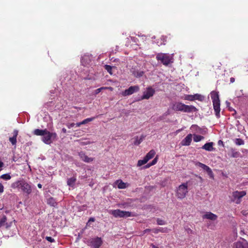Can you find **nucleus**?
Listing matches in <instances>:
<instances>
[{"label":"nucleus","mask_w":248,"mask_h":248,"mask_svg":"<svg viewBox=\"0 0 248 248\" xmlns=\"http://www.w3.org/2000/svg\"><path fill=\"white\" fill-rule=\"evenodd\" d=\"M95 117L88 118L81 122V124H85L89 122L93 121L95 119Z\"/></svg>","instance_id":"bb28decb"},{"label":"nucleus","mask_w":248,"mask_h":248,"mask_svg":"<svg viewBox=\"0 0 248 248\" xmlns=\"http://www.w3.org/2000/svg\"><path fill=\"white\" fill-rule=\"evenodd\" d=\"M234 142L237 145H241L244 144V140L239 138L235 139L234 140Z\"/></svg>","instance_id":"c85d7f7f"},{"label":"nucleus","mask_w":248,"mask_h":248,"mask_svg":"<svg viewBox=\"0 0 248 248\" xmlns=\"http://www.w3.org/2000/svg\"><path fill=\"white\" fill-rule=\"evenodd\" d=\"M145 137L146 135H141L140 137L135 136L131 140V142L134 145L138 146L141 143Z\"/></svg>","instance_id":"f8f14e48"},{"label":"nucleus","mask_w":248,"mask_h":248,"mask_svg":"<svg viewBox=\"0 0 248 248\" xmlns=\"http://www.w3.org/2000/svg\"><path fill=\"white\" fill-rule=\"evenodd\" d=\"M87 242L93 248H99L103 244V240L101 237L97 236L88 240Z\"/></svg>","instance_id":"6e6552de"},{"label":"nucleus","mask_w":248,"mask_h":248,"mask_svg":"<svg viewBox=\"0 0 248 248\" xmlns=\"http://www.w3.org/2000/svg\"><path fill=\"white\" fill-rule=\"evenodd\" d=\"M56 137V133L50 132L47 130L45 135H44L43 137H42V140L45 143L49 144Z\"/></svg>","instance_id":"0eeeda50"},{"label":"nucleus","mask_w":248,"mask_h":248,"mask_svg":"<svg viewBox=\"0 0 248 248\" xmlns=\"http://www.w3.org/2000/svg\"><path fill=\"white\" fill-rule=\"evenodd\" d=\"M76 180V178L74 176L67 179V185H68L69 186L73 187L75 185Z\"/></svg>","instance_id":"412c9836"},{"label":"nucleus","mask_w":248,"mask_h":248,"mask_svg":"<svg viewBox=\"0 0 248 248\" xmlns=\"http://www.w3.org/2000/svg\"><path fill=\"white\" fill-rule=\"evenodd\" d=\"M185 99L191 101L195 100L193 95H187L185 96Z\"/></svg>","instance_id":"72a5a7b5"},{"label":"nucleus","mask_w":248,"mask_h":248,"mask_svg":"<svg viewBox=\"0 0 248 248\" xmlns=\"http://www.w3.org/2000/svg\"><path fill=\"white\" fill-rule=\"evenodd\" d=\"M240 194L242 195V197L246 194V192L244 191L239 192Z\"/></svg>","instance_id":"49530a36"},{"label":"nucleus","mask_w":248,"mask_h":248,"mask_svg":"<svg viewBox=\"0 0 248 248\" xmlns=\"http://www.w3.org/2000/svg\"><path fill=\"white\" fill-rule=\"evenodd\" d=\"M204 138L203 136L201 135L196 134L193 135V140L195 142H199L202 140L204 139Z\"/></svg>","instance_id":"393cba45"},{"label":"nucleus","mask_w":248,"mask_h":248,"mask_svg":"<svg viewBox=\"0 0 248 248\" xmlns=\"http://www.w3.org/2000/svg\"><path fill=\"white\" fill-rule=\"evenodd\" d=\"M95 220L94 217H91L89 218V219L88 220V222L86 224V225L87 226H90V222H94Z\"/></svg>","instance_id":"e433bc0d"},{"label":"nucleus","mask_w":248,"mask_h":248,"mask_svg":"<svg viewBox=\"0 0 248 248\" xmlns=\"http://www.w3.org/2000/svg\"><path fill=\"white\" fill-rule=\"evenodd\" d=\"M110 89V90H112V88L111 87H101L100 88H98V89H97L95 91V93L96 94L99 93L102 90H105V89Z\"/></svg>","instance_id":"a878e982"},{"label":"nucleus","mask_w":248,"mask_h":248,"mask_svg":"<svg viewBox=\"0 0 248 248\" xmlns=\"http://www.w3.org/2000/svg\"><path fill=\"white\" fill-rule=\"evenodd\" d=\"M186 230L188 233H192L193 232V231L190 228H187Z\"/></svg>","instance_id":"37998d69"},{"label":"nucleus","mask_w":248,"mask_h":248,"mask_svg":"<svg viewBox=\"0 0 248 248\" xmlns=\"http://www.w3.org/2000/svg\"><path fill=\"white\" fill-rule=\"evenodd\" d=\"M140 91V87L138 85L132 86L127 89L125 90L122 93L124 96H126L133 94L135 93L138 92Z\"/></svg>","instance_id":"1a4fd4ad"},{"label":"nucleus","mask_w":248,"mask_h":248,"mask_svg":"<svg viewBox=\"0 0 248 248\" xmlns=\"http://www.w3.org/2000/svg\"><path fill=\"white\" fill-rule=\"evenodd\" d=\"M195 165L202 168L204 171H205L207 172V173L208 174L210 178L214 179V173L212 170L208 166L200 162H196Z\"/></svg>","instance_id":"9b49d317"},{"label":"nucleus","mask_w":248,"mask_h":248,"mask_svg":"<svg viewBox=\"0 0 248 248\" xmlns=\"http://www.w3.org/2000/svg\"><path fill=\"white\" fill-rule=\"evenodd\" d=\"M157 224L159 225H163L166 224V222L164 220L157 218L156 219Z\"/></svg>","instance_id":"473e14b6"},{"label":"nucleus","mask_w":248,"mask_h":248,"mask_svg":"<svg viewBox=\"0 0 248 248\" xmlns=\"http://www.w3.org/2000/svg\"><path fill=\"white\" fill-rule=\"evenodd\" d=\"M11 177L10 174H9V173L4 174L1 175L0 176V178L3 179L5 180H10L11 179Z\"/></svg>","instance_id":"c756f323"},{"label":"nucleus","mask_w":248,"mask_h":248,"mask_svg":"<svg viewBox=\"0 0 248 248\" xmlns=\"http://www.w3.org/2000/svg\"><path fill=\"white\" fill-rule=\"evenodd\" d=\"M11 223H12V222H11L9 224H8V223H6V224H5L6 228L7 229V228H9L11 226Z\"/></svg>","instance_id":"09e8293b"},{"label":"nucleus","mask_w":248,"mask_h":248,"mask_svg":"<svg viewBox=\"0 0 248 248\" xmlns=\"http://www.w3.org/2000/svg\"><path fill=\"white\" fill-rule=\"evenodd\" d=\"M182 129H179L176 130V133H178L179 132H181L182 131Z\"/></svg>","instance_id":"680f3d73"},{"label":"nucleus","mask_w":248,"mask_h":248,"mask_svg":"<svg viewBox=\"0 0 248 248\" xmlns=\"http://www.w3.org/2000/svg\"><path fill=\"white\" fill-rule=\"evenodd\" d=\"M46 239L50 242H54L55 241L54 239L50 236L46 237Z\"/></svg>","instance_id":"4c0bfd02"},{"label":"nucleus","mask_w":248,"mask_h":248,"mask_svg":"<svg viewBox=\"0 0 248 248\" xmlns=\"http://www.w3.org/2000/svg\"><path fill=\"white\" fill-rule=\"evenodd\" d=\"M11 187L13 188H20L22 191L27 195L30 194L32 192L31 186L24 180L17 181L13 183L11 185Z\"/></svg>","instance_id":"f03ea898"},{"label":"nucleus","mask_w":248,"mask_h":248,"mask_svg":"<svg viewBox=\"0 0 248 248\" xmlns=\"http://www.w3.org/2000/svg\"><path fill=\"white\" fill-rule=\"evenodd\" d=\"M47 203L52 206H55L56 202L53 197H50L47 200Z\"/></svg>","instance_id":"b1692460"},{"label":"nucleus","mask_w":248,"mask_h":248,"mask_svg":"<svg viewBox=\"0 0 248 248\" xmlns=\"http://www.w3.org/2000/svg\"><path fill=\"white\" fill-rule=\"evenodd\" d=\"M18 131L17 130H14L13 133V136L12 137L9 138V141L11 142L13 145H15L16 143V138L18 135Z\"/></svg>","instance_id":"4468645a"},{"label":"nucleus","mask_w":248,"mask_h":248,"mask_svg":"<svg viewBox=\"0 0 248 248\" xmlns=\"http://www.w3.org/2000/svg\"><path fill=\"white\" fill-rule=\"evenodd\" d=\"M46 129L43 130L36 129L34 130L33 134L36 136H42L43 137L44 135H45L46 133Z\"/></svg>","instance_id":"6ab92c4d"},{"label":"nucleus","mask_w":248,"mask_h":248,"mask_svg":"<svg viewBox=\"0 0 248 248\" xmlns=\"http://www.w3.org/2000/svg\"><path fill=\"white\" fill-rule=\"evenodd\" d=\"M194 98H195V100H202V96L201 95L199 94H195L193 95Z\"/></svg>","instance_id":"c9c22d12"},{"label":"nucleus","mask_w":248,"mask_h":248,"mask_svg":"<svg viewBox=\"0 0 248 248\" xmlns=\"http://www.w3.org/2000/svg\"><path fill=\"white\" fill-rule=\"evenodd\" d=\"M111 214L115 217L126 218L129 217H135V214L129 211H124L120 209L113 210L111 211Z\"/></svg>","instance_id":"39448f33"},{"label":"nucleus","mask_w":248,"mask_h":248,"mask_svg":"<svg viewBox=\"0 0 248 248\" xmlns=\"http://www.w3.org/2000/svg\"><path fill=\"white\" fill-rule=\"evenodd\" d=\"M38 159H41V160H43V159H44V158L38 157Z\"/></svg>","instance_id":"0e129e2a"},{"label":"nucleus","mask_w":248,"mask_h":248,"mask_svg":"<svg viewBox=\"0 0 248 248\" xmlns=\"http://www.w3.org/2000/svg\"><path fill=\"white\" fill-rule=\"evenodd\" d=\"M18 156H13V160L14 161H16L18 160Z\"/></svg>","instance_id":"a18cd8bd"},{"label":"nucleus","mask_w":248,"mask_h":248,"mask_svg":"<svg viewBox=\"0 0 248 248\" xmlns=\"http://www.w3.org/2000/svg\"><path fill=\"white\" fill-rule=\"evenodd\" d=\"M155 152L154 150H151L146 155H155Z\"/></svg>","instance_id":"ea45409f"},{"label":"nucleus","mask_w":248,"mask_h":248,"mask_svg":"<svg viewBox=\"0 0 248 248\" xmlns=\"http://www.w3.org/2000/svg\"><path fill=\"white\" fill-rule=\"evenodd\" d=\"M213 144L212 142L206 143L202 147V149L208 151H213L214 149L213 147Z\"/></svg>","instance_id":"a211bd4d"},{"label":"nucleus","mask_w":248,"mask_h":248,"mask_svg":"<svg viewBox=\"0 0 248 248\" xmlns=\"http://www.w3.org/2000/svg\"><path fill=\"white\" fill-rule=\"evenodd\" d=\"M66 132H67V130L65 128H63L62 129V132H63V133H66Z\"/></svg>","instance_id":"6e6d98bb"},{"label":"nucleus","mask_w":248,"mask_h":248,"mask_svg":"<svg viewBox=\"0 0 248 248\" xmlns=\"http://www.w3.org/2000/svg\"><path fill=\"white\" fill-rule=\"evenodd\" d=\"M75 125V124L74 123H72L71 124H66V126L68 128H71L73 127V126H74Z\"/></svg>","instance_id":"58836bf2"},{"label":"nucleus","mask_w":248,"mask_h":248,"mask_svg":"<svg viewBox=\"0 0 248 248\" xmlns=\"http://www.w3.org/2000/svg\"><path fill=\"white\" fill-rule=\"evenodd\" d=\"M203 218H207L214 221L217 219V216L211 212H208L203 216Z\"/></svg>","instance_id":"dca6fc26"},{"label":"nucleus","mask_w":248,"mask_h":248,"mask_svg":"<svg viewBox=\"0 0 248 248\" xmlns=\"http://www.w3.org/2000/svg\"><path fill=\"white\" fill-rule=\"evenodd\" d=\"M161 38L163 41V44L165 45V42H166V41H167L166 40V37L164 36H162Z\"/></svg>","instance_id":"79ce46f5"},{"label":"nucleus","mask_w":248,"mask_h":248,"mask_svg":"<svg viewBox=\"0 0 248 248\" xmlns=\"http://www.w3.org/2000/svg\"><path fill=\"white\" fill-rule=\"evenodd\" d=\"M233 196L235 199H237L238 200L242 198V195L240 194V192L238 191H236L233 193Z\"/></svg>","instance_id":"7c9ffc66"},{"label":"nucleus","mask_w":248,"mask_h":248,"mask_svg":"<svg viewBox=\"0 0 248 248\" xmlns=\"http://www.w3.org/2000/svg\"><path fill=\"white\" fill-rule=\"evenodd\" d=\"M81 125H82V124H81V122H79V123H77L75 124V125H76L78 127L80 126Z\"/></svg>","instance_id":"864d4df0"},{"label":"nucleus","mask_w":248,"mask_h":248,"mask_svg":"<svg viewBox=\"0 0 248 248\" xmlns=\"http://www.w3.org/2000/svg\"><path fill=\"white\" fill-rule=\"evenodd\" d=\"M187 192V183H183L178 187L176 192V196L178 198L182 199L186 197Z\"/></svg>","instance_id":"423d86ee"},{"label":"nucleus","mask_w":248,"mask_h":248,"mask_svg":"<svg viewBox=\"0 0 248 248\" xmlns=\"http://www.w3.org/2000/svg\"><path fill=\"white\" fill-rule=\"evenodd\" d=\"M192 140V135L191 134H188L181 141V145L182 146H189Z\"/></svg>","instance_id":"ddd939ff"},{"label":"nucleus","mask_w":248,"mask_h":248,"mask_svg":"<svg viewBox=\"0 0 248 248\" xmlns=\"http://www.w3.org/2000/svg\"><path fill=\"white\" fill-rule=\"evenodd\" d=\"M234 81H235V78H230V82H231V83H233V82H234Z\"/></svg>","instance_id":"603ef678"},{"label":"nucleus","mask_w":248,"mask_h":248,"mask_svg":"<svg viewBox=\"0 0 248 248\" xmlns=\"http://www.w3.org/2000/svg\"><path fill=\"white\" fill-rule=\"evenodd\" d=\"M235 244L236 248H248V243L246 240L238 241Z\"/></svg>","instance_id":"f3484780"},{"label":"nucleus","mask_w":248,"mask_h":248,"mask_svg":"<svg viewBox=\"0 0 248 248\" xmlns=\"http://www.w3.org/2000/svg\"><path fill=\"white\" fill-rule=\"evenodd\" d=\"M105 69L107 71L108 73H109L110 74H112V66L109 65H105Z\"/></svg>","instance_id":"2f4dec72"},{"label":"nucleus","mask_w":248,"mask_h":248,"mask_svg":"<svg viewBox=\"0 0 248 248\" xmlns=\"http://www.w3.org/2000/svg\"><path fill=\"white\" fill-rule=\"evenodd\" d=\"M150 231H151V230H150V229H147L145 230L144 232H150Z\"/></svg>","instance_id":"bf43d9fd"},{"label":"nucleus","mask_w":248,"mask_h":248,"mask_svg":"<svg viewBox=\"0 0 248 248\" xmlns=\"http://www.w3.org/2000/svg\"><path fill=\"white\" fill-rule=\"evenodd\" d=\"M172 109L175 111H182L186 113L197 112L198 109L192 105H186L181 102H176L173 104Z\"/></svg>","instance_id":"f257e3e1"},{"label":"nucleus","mask_w":248,"mask_h":248,"mask_svg":"<svg viewBox=\"0 0 248 248\" xmlns=\"http://www.w3.org/2000/svg\"><path fill=\"white\" fill-rule=\"evenodd\" d=\"M11 223H12V222H11L9 224H8V223H6V224H5L6 228L7 229V228H9L11 226Z\"/></svg>","instance_id":"de8ad7c7"},{"label":"nucleus","mask_w":248,"mask_h":248,"mask_svg":"<svg viewBox=\"0 0 248 248\" xmlns=\"http://www.w3.org/2000/svg\"><path fill=\"white\" fill-rule=\"evenodd\" d=\"M115 183L117 184V186L119 189H124L126 187V183L123 182L121 180H118Z\"/></svg>","instance_id":"aec40b11"},{"label":"nucleus","mask_w":248,"mask_h":248,"mask_svg":"<svg viewBox=\"0 0 248 248\" xmlns=\"http://www.w3.org/2000/svg\"><path fill=\"white\" fill-rule=\"evenodd\" d=\"M4 191V186L1 183H0V193H2Z\"/></svg>","instance_id":"a19ab883"},{"label":"nucleus","mask_w":248,"mask_h":248,"mask_svg":"<svg viewBox=\"0 0 248 248\" xmlns=\"http://www.w3.org/2000/svg\"><path fill=\"white\" fill-rule=\"evenodd\" d=\"M246 211H242V214L244 215H247V213H246Z\"/></svg>","instance_id":"052dcab7"},{"label":"nucleus","mask_w":248,"mask_h":248,"mask_svg":"<svg viewBox=\"0 0 248 248\" xmlns=\"http://www.w3.org/2000/svg\"><path fill=\"white\" fill-rule=\"evenodd\" d=\"M80 159L86 163H90L93 160V158L89 157L88 156H80Z\"/></svg>","instance_id":"5701e85b"},{"label":"nucleus","mask_w":248,"mask_h":248,"mask_svg":"<svg viewBox=\"0 0 248 248\" xmlns=\"http://www.w3.org/2000/svg\"><path fill=\"white\" fill-rule=\"evenodd\" d=\"M156 59L165 66H168L173 62V55L168 53H159L156 54Z\"/></svg>","instance_id":"20e7f679"},{"label":"nucleus","mask_w":248,"mask_h":248,"mask_svg":"<svg viewBox=\"0 0 248 248\" xmlns=\"http://www.w3.org/2000/svg\"><path fill=\"white\" fill-rule=\"evenodd\" d=\"M198 177L201 180V181L203 180L201 176H199Z\"/></svg>","instance_id":"e2e57ef3"},{"label":"nucleus","mask_w":248,"mask_h":248,"mask_svg":"<svg viewBox=\"0 0 248 248\" xmlns=\"http://www.w3.org/2000/svg\"><path fill=\"white\" fill-rule=\"evenodd\" d=\"M154 156H145L143 159L138 161L137 166L140 167L146 164L150 159L153 158Z\"/></svg>","instance_id":"2eb2a0df"},{"label":"nucleus","mask_w":248,"mask_h":248,"mask_svg":"<svg viewBox=\"0 0 248 248\" xmlns=\"http://www.w3.org/2000/svg\"><path fill=\"white\" fill-rule=\"evenodd\" d=\"M151 246L152 247V248H158V247L155 246V245H154L153 244H151Z\"/></svg>","instance_id":"4d7b16f0"},{"label":"nucleus","mask_w":248,"mask_h":248,"mask_svg":"<svg viewBox=\"0 0 248 248\" xmlns=\"http://www.w3.org/2000/svg\"><path fill=\"white\" fill-rule=\"evenodd\" d=\"M153 232L155 233H157L159 232H165V229L162 228H159V229H154V230H153Z\"/></svg>","instance_id":"f704fd0d"},{"label":"nucleus","mask_w":248,"mask_h":248,"mask_svg":"<svg viewBox=\"0 0 248 248\" xmlns=\"http://www.w3.org/2000/svg\"><path fill=\"white\" fill-rule=\"evenodd\" d=\"M4 166V163L0 160V168H2ZM1 170V169H0V171Z\"/></svg>","instance_id":"8fccbe9b"},{"label":"nucleus","mask_w":248,"mask_h":248,"mask_svg":"<svg viewBox=\"0 0 248 248\" xmlns=\"http://www.w3.org/2000/svg\"><path fill=\"white\" fill-rule=\"evenodd\" d=\"M155 91L151 87H148L146 88V91L143 93V95L141 97V99H148L153 96L155 93Z\"/></svg>","instance_id":"9d476101"},{"label":"nucleus","mask_w":248,"mask_h":248,"mask_svg":"<svg viewBox=\"0 0 248 248\" xmlns=\"http://www.w3.org/2000/svg\"><path fill=\"white\" fill-rule=\"evenodd\" d=\"M83 230H82V231L81 232V233H79L78 234V236L77 237V239L78 240H79L81 238V234H82L83 232Z\"/></svg>","instance_id":"c03bdc74"},{"label":"nucleus","mask_w":248,"mask_h":248,"mask_svg":"<svg viewBox=\"0 0 248 248\" xmlns=\"http://www.w3.org/2000/svg\"><path fill=\"white\" fill-rule=\"evenodd\" d=\"M157 159H158L157 156H156V157L154 159V160L151 162H150V163L147 164V165H146L145 166H144L143 167V168L147 169V168L150 167L151 166H152L153 165H154L157 162Z\"/></svg>","instance_id":"4be33fe9"},{"label":"nucleus","mask_w":248,"mask_h":248,"mask_svg":"<svg viewBox=\"0 0 248 248\" xmlns=\"http://www.w3.org/2000/svg\"><path fill=\"white\" fill-rule=\"evenodd\" d=\"M218 144L219 145H223V141H222V140H218Z\"/></svg>","instance_id":"3c124183"},{"label":"nucleus","mask_w":248,"mask_h":248,"mask_svg":"<svg viewBox=\"0 0 248 248\" xmlns=\"http://www.w3.org/2000/svg\"><path fill=\"white\" fill-rule=\"evenodd\" d=\"M143 75V72L141 71V72H140L139 73V74H138V76L139 77H141V76H142Z\"/></svg>","instance_id":"5fc2aeb1"},{"label":"nucleus","mask_w":248,"mask_h":248,"mask_svg":"<svg viewBox=\"0 0 248 248\" xmlns=\"http://www.w3.org/2000/svg\"><path fill=\"white\" fill-rule=\"evenodd\" d=\"M210 94L211 98L213 102L215 115L217 118H219L220 117V102L218 93L217 92L214 91L211 92Z\"/></svg>","instance_id":"7ed1b4c3"},{"label":"nucleus","mask_w":248,"mask_h":248,"mask_svg":"<svg viewBox=\"0 0 248 248\" xmlns=\"http://www.w3.org/2000/svg\"><path fill=\"white\" fill-rule=\"evenodd\" d=\"M37 186L39 188H41L42 187V185L41 184H38L37 185Z\"/></svg>","instance_id":"13d9d810"},{"label":"nucleus","mask_w":248,"mask_h":248,"mask_svg":"<svg viewBox=\"0 0 248 248\" xmlns=\"http://www.w3.org/2000/svg\"><path fill=\"white\" fill-rule=\"evenodd\" d=\"M7 217L5 216H3L0 219V228L5 225Z\"/></svg>","instance_id":"cd10ccee"}]
</instances>
